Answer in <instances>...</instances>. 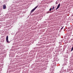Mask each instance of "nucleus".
<instances>
[{
  "label": "nucleus",
  "instance_id": "nucleus-7",
  "mask_svg": "<svg viewBox=\"0 0 73 73\" xmlns=\"http://www.w3.org/2000/svg\"><path fill=\"white\" fill-rule=\"evenodd\" d=\"M54 9V6L52 8V10H53V9Z\"/></svg>",
  "mask_w": 73,
  "mask_h": 73
},
{
  "label": "nucleus",
  "instance_id": "nucleus-8",
  "mask_svg": "<svg viewBox=\"0 0 73 73\" xmlns=\"http://www.w3.org/2000/svg\"><path fill=\"white\" fill-rule=\"evenodd\" d=\"M64 28V27H62L61 28V29L62 30V29H63V28Z\"/></svg>",
  "mask_w": 73,
  "mask_h": 73
},
{
  "label": "nucleus",
  "instance_id": "nucleus-5",
  "mask_svg": "<svg viewBox=\"0 0 73 73\" xmlns=\"http://www.w3.org/2000/svg\"><path fill=\"white\" fill-rule=\"evenodd\" d=\"M52 8H50V9L49 10V11H52Z\"/></svg>",
  "mask_w": 73,
  "mask_h": 73
},
{
  "label": "nucleus",
  "instance_id": "nucleus-9",
  "mask_svg": "<svg viewBox=\"0 0 73 73\" xmlns=\"http://www.w3.org/2000/svg\"><path fill=\"white\" fill-rule=\"evenodd\" d=\"M56 4H57V3H56Z\"/></svg>",
  "mask_w": 73,
  "mask_h": 73
},
{
  "label": "nucleus",
  "instance_id": "nucleus-1",
  "mask_svg": "<svg viewBox=\"0 0 73 73\" xmlns=\"http://www.w3.org/2000/svg\"><path fill=\"white\" fill-rule=\"evenodd\" d=\"M38 7V5L37 6H36V7H35L31 11V13H32V12H34V11H35V9H36V8H37V7Z\"/></svg>",
  "mask_w": 73,
  "mask_h": 73
},
{
  "label": "nucleus",
  "instance_id": "nucleus-2",
  "mask_svg": "<svg viewBox=\"0 0 73 73\" xmlns=\"http://www.w3.org/2000/svg\"><path fill=\"white\" fill-rule=\"evenodd\" d=\"M6 41L7 42H9V41H8V36H7L6 38Z\"/></svg>",
  "mask_w": 73,
  "mask_h": 73
},
{
  "label": "nucleus",
  "instance_id": "nucleus-3",
  "mask_svg": "<svg viewBox=\"0 0 73 73\" xmlns=\"http://www.w3.org/2000/svg\"><path fill=\"white\" fill-rule=\"evenodd\" d=\"M60 4H59L58 5L56 9V10H57V9H58V8H60Z\"/></svg>",
  "mask_w": 73,
  "mask_h": 73
},
{
  "label": "nucleus",
  "instance_id": "nucleus-4",
  "mask_svg": "<svg viewBox=\"0 0 73 73\" xmlns=\"http://www.w3.org/2000/svg\"><path fill=\"white\" fill-rule=\"evenodd\" d=\"M3 9H6V5H4L3 6Z\"/></svg>",
  "mask_w": 73,
  "mask_h": 73
},
{
  "label": "nucleus",
  "instance_id": "nucleus-6",
  "mask_svg": "<svg viewBox=\"0 0 73 73\" xmlns=\"http://www.w3.org/2000/svg\"><path fill=\"white\" fill-rule=\"evenodd\" d=\"M50 13V12H49V11L46 12V13Z\"/></svg>",
  "mask_w": 73,
  "mask_h": 73
}]
</instances>
